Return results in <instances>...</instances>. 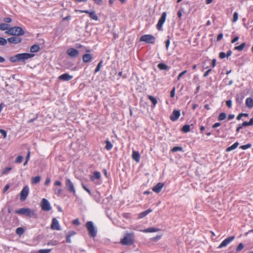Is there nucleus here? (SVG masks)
Returning <instances> with one entry per match:
<instances>
[{"instance_id": "1", "label": "nucleus", "mask_w": 253, "mask_h": 253, "mask_svg": "<svg viewBox=\"0 0 253 253\" xmlns=\"http://www.w3.org/2000/svg\"><path fill=\"white\" fill-rule=\"evenodd\" d=\"M34 54L29 53H18L10 57L9 60L12 63L22 62H24L27 60L33 58Z\"/></svg>"}, {"instance_id": "2", "label": "nucleus", "mask_w": 253, "mask_h": 253, "mask_svg": "<svg viewBox=\"0 0 253 253\" xmlns=\"http://www.w3.org/2000/svg\"><path fill=\"white\" fill-rule=\"evenodd\" d=\"M15 213L21 214L25 215L30 217H36L37 215L34 210H31L29 208H21L15 211Z\"/></svg>"}, {"instance_id": "3", "label": "nucleus", "mask_w": 253, "mask_h": 253, "mask_svg": "<svg viewBox=\"0 0 253 253\" xmlns=\"http://www.w3.org/2000/svg\"><path fill=\"white\" fill-rule=\"evenodd\" d=\"M134 233H128L125 235L124 237L121 240V243L123 245L130 246L134 243Z\"/></svg>"}, {"instance_id": "4", "label": "nucleus", "mask_w": 253, "mask_h": 253, "mask_svg": "<svg viewBox=\"0 0 253 253\" xmlns=\"http://www.w3.org/2000/svg\"><path fill=\"white\" fill-rule=\"evenodd\" d=\"M85 227L90 237H95L96 236L97 231L96 227H94L92 221H87L85 224Z\"/></svg>"}, {"instance_id": "5", "label": "nucleus", "mask_w": 253, "mask_h": 253, "mask_svg": "<svg viewBox=\"0 0 253 253\" xmlns=\"http://www.w3.org/2000/svg\"><path fill=\"white\" fill-rule=\"evenodd\" d=\"M155 40V37L152 35H144L141 36L139 40L140 42H145L150 44H154Z\"/></svg>"}, {"instance_id": "6", "label": "nucleus", "mask_w": 253, "mask_h": 253, "mask_svg": "<svg viewBox=\"0 0 253 253\" xmlns=\"http://www.w3.org/2000/svg\"><path fill=\"white\" fill-rule=\"evenodd\" d=\"M75 11L76 12H80L81 13H85L88 14L90 18H91L92 19H93L94 20H98V16H97L96 14L95 13V11H94V10L90 11L88 10L75 9Z\"/></svg>"}, {"instance_id": "7", "label": "nucleus", "mask_w": 253, "mask_h": 253, "mask_svg": "<svg viewBox=\"0 0 253 253\" xmlns=\"http://www.w3.org/2000/svg\"><path fill=\"white\" fill-rule=\"evenodd\" d=\"M41 207L42 210L44 211H49L51 209L49 202L45 198L42 199L41 203Z\"/></svg>"}, {"instance_id": "8", "label": "nucleus", "mask_w": 253, "mask_h": 253, "mask_svg": "<svg viewBox=\"0 0 253 253\" xmlns=\"http://www.w3.org/2000/svg\"><path fill=\"white\" fill-rule=\"evenodd\" d=\"M167 13L164 12L162 13L160 18L159 19L158 22L157 24V28L159 31L162 30V26L163 24L165 23L166 19Z\"/></svg>"}, {"instance_id": "9", "label": "nucleus", "mask_w": 253, "mask_h": 253, "mask_svg": "<svg viewBox=\"0 0 253 253\" xmlns=\"http://www.w3.org/2000/svg\"><path fill=\"white\" fill-rule=\"evenodd\" d=\"M66 186L67 190L71 193H73L74 196L76 195V190L74 186L73 183L70 180V179L67 178L66 179Z\"/></svg>"}, {"instance_id": "10", "label": "nucleus", "mask_w": 253, "mask_h": 253, "mask_svg": "<svg viewBox=\"0 0 253 253\" xmlns=\"http://www.w3.org/2000/svg\"><path fill=\"white\" fill-rule=\"evenodd\" d=\"M235 239L234 236H231L228 237V238L224 239L221 244L217 247V249H221L223 247H226L228 244H229L232 241H233Z\"/></svg>"}, {"instance_id": "11", "label": "nucleus", "mask_w": 253, "mask_h": 253, "mask_svg": "<svg viewBox=\"0 0 253 253\" xmlns=\"http://www.w3.org/2000/svg\"><path fill=\"white\" fill-rule=\"evenodd\" d=\"M66 53L70 57L72 58H76L79 55V51L74 48H69L67 50Z\"/></svg>"}, {"instance_id": "12", "label": "nucleus", "mask_w": 253, "mask_h": 253, "mask_svg": "<svg viewBox=\"0 0 253 253\" xmlns=\"http://www.w3.org/2000/svg\"><path fill=\"white\" fill-rule=\"evenodd\" d=\"M29 189L28 186H25L20 192V200L22 201L26 200L29 193Z\"/></svg>"}, {"instance_id": "13", "label": "nucleus", "mask_w": 253, "mask_h": 253, "mask_svg": "<svg viewBox=\"0 0 253 253\" xmlns=\"http://www.w3.org/2000/svg\"><path fill=\"white\" fill-rule=\"evenodd\" d=\"M50 227L52 230H61V229L58 220L55 217L52 218Z\"/></svg>"}, {"instance_id": "14", "label": "nucleus", "mask_w": 253, "mask_h": 253, "mask_svg": "<svg viewBox=\"0 0 253 253\" xmlns=\"http://www.w3.org/2000/svg\"><path fill=\"white\" fill-rule=\"evenodd\" d=\"M180 115V112L179 110H174L170 116V119L172 121H176L178 120Z\"/></svg>"}, {"instance_id": "15", "label": "nucleus", "mask_w": 253, "mask_h": 253, "mask_svg": "<svg viewBox=\"0 0 253 253\" xmlns=\"http://www.w3.org/2000/svg\"><path fill=\"white\" fill-rule=\"evenodd\" d=\"M73 76L70 75L68 73H64L58 77V79L63 81H69L73 79Z\"/></svg>"}, {"instance_id": "16", "label": "nucleus", "mask_w": 253, "mask_h": 253, "mask_svg": "<svg viewBox=\"0 0 253 253\" xmlns=\"http://www.w3.org/2000/svg\"><path fill=\"white\" fill-rule=\"evenodd\" d=\"M22 39L18 37H12L7 39V42L10 43L17 44L21 42Z\"/></svg>"}, {"instance_id": "17", "label": "nucleus", "mask_w": 253, "mask_h": 253, "mask_svg": "<svg viewBox=\"0 0 253 253\" xmlns=\"http://www.w3.org/2000/svg\"><path fill=\"white\" fill-rule=\"evenodd\" d=\"M164 186V183L159 182L152 188V190L156 193H158L161 191Z\"/></svg>"}, {"instance_id": "18", "label": "nucleus", "mask_w": 253, "mask_h": 253, "mask_svg": "<svg viewBox=\"0 0 253 253\" xmlns=\"http://www.w3.org/2000/svg\"><path fill=\"white\" fill-rule=\"evenodd\" d=\"M14 31L15 32L14 36H19L24 35L25 32L23 29L20 27H14Z\"/></svg>"}, {"instance_id": "19", "label": "nucleus", "mask_w": 253, "mask_h": 253, "mask_svg": "<svg viewBox=\"0 0 253 253\" xmlns=\"http://www.w3.org/2000/svg\"><path fill=\"white\" fill-rule=\"evenodd\" d=\"M92 59V55L90 54L86 53L83 56V61L85 63L90 62Z\"/></svg>"}, {"instance_id": "20", "label": "nucleus", "mask_w": 253, "mask_h": 253, "mask_svg": "<svg viewBox=\"0 0 253 253\" xmlns=\"http://www.w3.org/2000/svg\"><path fill=\"white\" fill-rule=\"evenodd\" d=\"M95 201L97 203H101V196L100 192L96 191L95 192L92 193V195Z\"/></svg>"}, {"instance_id": "21", "label": "nucleus", "mask_w": 253, "mask_h": 253, "mask_svg": "<svg viewBox=\"0 0 253 253\" xmlns=\"http://www.w3.org/2000/svg\"><path fill=\"white\" fill-rule=\"evenodd\" d=\"M132 159L136 162H139L140 160V154L138 151H133L132 154Z\"/></svg>"}, {"instance_id": "22", "label": "nucleus", "mask_w": 253, "mask_h": 253, "mask_svg": "<svg viewBox=\"0 0 253 253\" xmlns=\"http://www.w3.org/2000/svg\"><path fill=\"white\" fill-rule=\"evenodd\" d=\"M101 178V173L99 171H94L93 175L90 176V179L93 181L95 179H99Z\"/></svg>"}, {"instance_id": "23", "label": "nucleus", "mask_w": 253, "mask_h": 253, "mask_svg": "<svg viewBox=\"0 0 253 253\" xmlns=\"http://www.w3.org/2000/svg\"><path fill=\"white\" fill-rule=\"evenodd\" d=\"M160 231V229L155 227H150L144 229L142 231L144 233L155 232Z\"/></svg>"}, {"instance_id": "24", "label": "nucleus", "mask_w": 253, "mask_h": 253, "mask_svg": "<svg viewBox=\"0 0 253 253\" xmlns=\"http://www.w3.org/2000/svg\"><path fill=\"white\" fill-rule=\"evenodd\" d=\"M246 105L248 107L252 108L253 107V99L251 97L247 98L246 100Z\"/></svg>"}, {"instance_id": "25", "label": "nucleus", "mask_w": 253, "mask_h": 253, "mask_svg": "<svg viewBox=\"0 0 253 253\" xmlns=\"http://www.w3.org/2000/svg\"><path fill=\"white\" fill-rule=\"evenodd\" d=\"M158 68L161 70H168L169 69V67L165 63H160L158 65Z\"/></svg>"}, {"instance_id": "26", "label": "nucleus", "mask_w": 253, "mask_h": 253, "mask_svg": "<svg viewBox=\"0 0 253 253\" xmlns=\"http://www.w3.org/2000/svg\"><path fill=\"white\" fill-rule=\"evenodd\" d=\"M238 145H239V143L238 142H236L234 143L231 146L227 147L226 149V151L230 152L232 150H233L235 149L236 148H237V147L238 146Z\"/></svg>"}, {"instance_id": "27", "label": "nucleus", "mask_w": 253, "mask_h": 253, "mask_svg": "<svg viewBox=\"0 0 253 253\" xmlns=\"http://www.w3.org/2000/svg\"><path fill=\"white\" fill-rule=\"evenodd\" d=\"M40 49V46L38 44H34L30 48V51L31 52H37Z\"/></svg>"}, {"instance_id": "28", "label": "nucleus", "mask_w": 253, "mask_h": 253, "mask_svg": "<svg viewBox=\"0 0 253 253\" xmlns=\"http://www.w3.org/2000/svg\"><path fill=\"white\" fill-rule=\"evenodd\" d=\"M151 211L152 210L151 209H148L146 211L141 212L139 215V217L143 218L146 216L148 213H150Z\"/></svg>"}, {"instance_id": "29", "label": "nucleus", "mask_w": 253, "mask_h": 253, "mask_svg": "<svg viewBox=\"0 0 253 253\" xmlns=\"http://www.w3.org/2000/svg\"><path fill=\"white\" fill-rule=\"evenodd\" d=\"M148 98L152 102V103L153 104L152 107H154L157 103V99L153 96L150 95H148Z\"/></svg>"}, {"instance_id": "30", "label": "nucleus", "mask_w": 253, "mask_h": 253, "mask_svg": "<svg viewBox=\"0 0 253 253\" xmlns=\"http://www.w3.org/2000/svg\"><path fill=\"white\" fill-rule=\"evenodd\" d=\"M105 148L107 150H110L113 148V145L111 143V142L107 139L106 140H105Z\"/></svg>"}, {"instance_id": "31", "label": "nucleus", "mask_w": 253, "mask_h": 253, "mask_svg": "<svg viewBox=\"0 0 253 253\" xmlns=\"http://www.w3.org/2000/svg\"><path fill=\"white\" fill-rule=\"evenodd\" d=\"M181 131L184 133L188 132L190 131V126L189 125H185L182 127Z\"/></svg>"}, {"instance_id": "32", "label": "nucleus", "mask_w": 253, "mask_h": 253, "mask_svg": "<svg viewBox=\"0 0 253 253\" xmlns=\"http://www.w3.org/2000/svg\"><path fill=\"white\" fill-rule=\"evenodd\" d=\"M41 177L40 176H37L32 178V183L33 184H37L40 182Z\"/></svg>"}, {"instance_id": "33", "label": "nucleus", "mask_w": 253, "mask_h": 253, "mask_svg": "<svg viewBox=\"0 0 253 253\" xmlns=\"http://www.w3.org/2000/svg\"><path fill=\"white\" fill-rule=\"evenodd\" d=\"M245 46L246 43L244 42L239 46H235L234 49L238 51H242L244 48Z\"/></svg>"}, {"instance_id": "34", "label": "nucleus", "mask_w": 253, "mask_h": 253, "mask_svg": "<svg viewBox=\"0 0 253 253\" xmlns=\"http://www.w3.org/2000/svg\"><path fill=\"white\" fill-rule=\"evenodd\" d=\"M24 232V229L22 227H18L16 229V233L19 236H21Z\"/></svg>"}, {"instance_id": "35", "label": "nucleus", "mask_w": 253, "mask_h": 253, "mask_svg": "<svg viewBox=\"0 0 253 253\" xmlns=\"http://www.w3.org/2000/svg\"><path fill=\"white\" fill-rule=\"evenodd\" d=\"M9 25L5 23L0 24V30L2 31L7 30L8 29Z\"/></svg>"}, {"instance_id": "36", "label": "nucleus", "mask_w": 253, "mask_h": 253, "mask_svg": "<svg viewBox=\"0 0 253 253\" xmlns=\"http://www.w3.org/2000/svg\"><path fill=\"white\" fill-rule=\"evenodd\" d=\"M226 118V114L225 113H221L218 117V120L219 121H223Z\"/></svg>"}, {"instance_id": "37", "label": "nucleus", "mask_w": 253, "mask_h": 253, "mask_svg": "<svg viewBox=\"0 0 253 253\" xmlns=\"http://www.w3.org/2000/svg\"><path fill=\"white\" fill-rule=\"evenodd\" d=\"M171 151L172 152H177V151H183V148L182 147H180V146H175V147H174L171 150Z\"/></svg>"}, {"instance_id": "38", "label": "nucleus", "mask_w": 253, "mask_h": 253, "mask_svg": "<svg viewBox=\"0 0 253 253\" xmlns=\"http://www.w3.org/2000/svg\"><path fill=\"white\" fill-rule=\"evenodd\" d=\"M14 27H12L10 29L8 28V30L5 32V33L10 35L14 36L15 32L14 31Z\"/></svg>"}, {"instance_id": "39", "label": "nucleus", "mask_w": 253, "mask_h": 253, "mask_svg": "<svg viewBox=\"0 0 253 253\" xmlns=\"http://www.w3.org/2000/svg\"><path fill=\"white\" fill-rule=\"evenodd\" d=\"M7 42V39L6 40L3 38H0V45L4 46Z\"/></svg>"}, {"instance_id": "40", "label": "nucleus", "mask_w": 253, "mask_h": 253, "mask_svg": "<svg viewBox=\"0 0 253 253\" xmlns=\"http://www.w3.org/2000/svg\"><path fill=\"white\" fill-rule=\"evenodd\" d=\"M102 61H100L98 64H97L95 70H94V73H97L98 72H99L100 70V68L101 67V65H102Z\"/></svg>"}, {"instance_id": "41", "label": "nucleus", "mask_w": 253, "mask_h": 253, "mask_svg": "<svg viewBox=\"0 0 253 253\" xmlns=\"http://www.w3.org/2000/svg\"><path fill=\"white\" fill-rule=\"evenodd\" d=\"M251 146H252V144L250 143H248L247 144L241 146L240 147V148L242 150H246V149L251 147Z\"/></svg>"}, {"instance_id": "42", "label": "nucleus", "mask_w": 253, "mask_h": 253, "mask_svg": "<svg viewBox=\"0 0 253 253\" xmlns=\"http://www.w3.org/2000/svg\"><path fill=\"white\" fill-rule=\"evenodd\" d=\"M238 19V13L237 12H235L233 14L232 22H236Z\"/></svg>"}, {"instance_id": "43", "label": "nucleus", "mask_w": 253, "mask_h": 253, "mask_svg": "<svg viewBox=\"0 0 253 253\" xmlns=\"http://www.w3.org/2000/svg\"><path fill=\"white\" fill-rule=\"evenodd\" d=\"M249 114L247 113H240L237 117V120H240L243 117H248Z\"/></svg>"}, {"instance_id": "44", "label": "nucleus", "mask_w": 253, "mask_h": 253, "mask_svg": "<svg viewBox=\"0 0 253 253\" xmlns=\"http://www.w3.org/2000/svg\"><path fill=\"white\" fill-rule=\"evenodd\" d=\"M244 244L242 243H240L238 247L236 248V252H240L244 248Z\"/></svg>"}, {"instance_id": "45", "label": "nucleus", "mask_w": 253, "mask_h": 253, "mask_svg": "<svg viewBox=\"0 0 253 253\" xmlns=\"http://www.w3.org/2000/svg\"><path fill=\"white\" fill-rule=\"evenodd\" d=\"M23 160V156H18L16 158V160L15 161V162L16 163L19 164V163H21L22 162Z\"/></svg>"}, {"instance_id": "46", "label": "nucleus", "mask_w": 253, "mask_h": 253, "mask_svg": "<svg viewBox=\"0 0 253 253\" xmlns=\"http://www.w3.org/2000/svg\"><path fill=\"white\" fill-rule=\"evenodd\" d=\"M82 186L83 189L85 190L90 195H92V193L90 190L84 183H82Z\"/></svg>"}, {"instance_id": "47", "label": "nucleus", "mask_w": 253, "mask_h": 253, "mask_svg": "<svg viewBox=\"0 0 253 253\" xmlns=\"http://www.w3.org/2000/svg\"><path fill=\"white\" fill-rule=\"evenodd\" d=\"M51 251V249H41L38 251V253H49Z\"/></svg>"}, {"instance_id": "48", "label": "nucleus", "mask_w": 253, "mask_h": 253, "mask_svg": "<svg viewBox=\"0 0 253 253\" xmlns=\"http://www.w3.org/2000/svg\"><path fill=\"white\" fill-rule=\"evenodd\" d=\"M54 191L55 194L60 195L62 192V190L61 189L54 188Z\"/></svg>"}, {"instance_id": "49", "label": "nucleus", "mask_w": 253, "mask_h": 253, "mask_svg": "<svg viewBox=\"0 0 253 253\" xmlns=\"http://www.w3.org/2000/svg\"><path fill=\"white\" fill-rule=\"evenodd\" d=\"M11 169V168L10 167H6L2 171V174H7V172Z\"/></svg>"}, {"instance_id": "50", "label": "nucleus", "mask_w": 253, "mask_h": 253, "mask_svg": "<svg viewBox=\"0 0 253 253\" xmlns=\"http://www.w3.org/2000/svg\"><path fill=\"white\" fill-rule=\"evenodd\" d=\"M0 133L3 136L4 138H6V135H7V133H6V131L5 130L2 129H0Z\"/></svg>"}, {"instance_id": "51", "label": "nucleus", "mask_w": 253, "mask_h": 253, "mask_svg": "<svg viewBox=\"0 0 253 253\" xmlns=\"http://www.w3.org/2000/svg\"><path fill=\"white\" fill-rule=\"evenodd\" d=\"M175 87H173L172 88V90L170 91V96L172 98L174 97L175 96Z\"/></svg>"}, {"instance_id": "52", "label": "nucleus", "mask_w": 253, "mask_h": 253, "mask_svg": "<svg viewBox=\"0 0 253 253\" xmlns=\"http://www.w3.org/2000/svg\"><path fill=\"white\" fill-rule=\"evenodd\" d=\"M187 73V71L186 70H184V71L182 72L181 73H180L178 77H177V80H179L182 77L183 75H184L185 74H186Z\"/></svg>"}, {"instance_id": "53", "label": "nucleus", "mask_w": 253, "mask_h": 253, "mask_svg": "<svg viewBox=\"0 0 253 253\" xmlns=\"http://www.w3.org/2000/svg\"><path fill=\"white\" fill-rule=\"evenodd\" d=\"M219 57L221 59H223L225 57H226V54L225 53L223 52H220L219 54Z\"/></svg>"}, {"instance_id": "54", "label": "nucleus", "mask_w": 253, "mask_h": 253, "mask_svg": "<svg viewBox=\"0 0 253 253\" xmlns=\"http://www.w3.org/2000/svg\"><path fill=\"white\" fill-rule=\"evenodd\" d=\"M3 21L5 23H9L12 21V19L10 17H5L3 19Z\"/></svg>"}, {"instance_id": "55", "label": "nucleus", "mask_w": 253, "mask_h": 253, "mask_svg": "<svg viewBox=\"0 0 253 253\" xmlns=\"http://www.w3.org/2000/svg\"><path fill=\"white\" fill-rule=\"evenodd\" d=\"M38 118V114H37L36 115V117L33 119H30L28 121V123H32L34 122L35 120H36V119H37V118Z\"/></svg>"}, {"instance_id": "56", "label": "nucleus", "mask_w": 253, "mask_h": 253, "mask_svg": "<svg viewBox=\"0 0 253 253\" xmlns=\"http://www.w3.org/2000/svg\"><path fill=\"white\" fill-rule=\"evenodd\" d=\"M73 224H74V225H78L80 224V221H79V219L78 218H76L75 219H74L73 221Z\"/></svg>"}, {"instance_id": "57", "label": "nucleus", "mask_w": 253, "mask_h": 253, "mask_svg": "<svg viewBox=\"0 0 253 253\" xmlns=\"http://www.w3.org/2000/svg\"><path fill=\"white\" fill-rule=\"evenodd\" d=\"M161 235H158V236H156L152 238V240L154 241H157L161 239Z\"/></svg>"}, {"instance_id": "58", "label": "nucleus", "mask_w": 253, "mask_h": 253, "mask_svg": "<svg viewBox=\"0 0 253 253\" xmlns=\"http://www.w3.org/2000/svg\"><path fill=\"white\" fill-rule=\"evenodd\" d=\"M226 104L229 108L232 106V101L231 100H228L226 101Z\"/></svg>"}, {"instance_id": "59", "label": "nucleus", "mask_w": 253, "mask_h": 253, "mask_svg": "<svg viewBox=\"0 0 253 253\" xmlns=\"http://www.w3.org/2000/svg\"><path fill=\"white\" fill-rule=\"evenodd\" d=\"M95 3L99 5H101L103 3L102 0H93Z\"/></svg>"}, {"instance_id": "60", "label": "nucleus", "mask_w": 253, "mask_h": 253, "mask_svg": "<svg viewBox=\"0 0 253 253\" xmlns=\"http://www.w3.org/2000/svg\"><path fill=\"white\" fill-rule=\"evenodd\" d=\"M242 126H243V127H245V126H251L250 124V122H244L242 124Z\"/></svg>"}, {"instance_id": "61", "label": "nucleus", "mask_w": 253, "mask_h": 253, "mask_svg": "<svg viewBox=\"0 0 253 253\" xmlns=\"http://www.w3.org/2000/svg\"><path fill=\"white\" fill-rule=\"evenodd\" d=\"M169 44H170V40H169V38L166 41V49H168L169 48Z\"/></svg>"}, {"instance_id": "62", "label": "nucleus", "mask_w": 253, "mask_h": 253, "mask_svg": "<svg viewBox=\"0 0 253 253\" xmlns=\"http://www.w3.org/2000/svg\"><path fill=\"white\" fill-rule=\"evenodd\" d=\"M222 38H223V34L222 33H220L218 35L216 41H219L222 39Z\"/></svg>"}, {"instance_id": "63", "label": "nucleus", "mask_w": 253, "mask_h": 253, "mask_svg": "<svg viewBox=\"0 0 253 253\" xmlns=\"http://www.w3.org/2000/svg\"><path fill=\"white\" fill-rule=\"evenodd\" d=\"M220 125H221V124L220 123H216L212 125V127L213 128H215L219 126Z\"/></svg>"}, {"instance_id": "64", "label": "nucleus", "mask_w": 253, "mask_h": 253, "mask_svg": "<svg viewBox=\"0 0 253 253\" xmlns=\"http://www.w3.org/2000/svg\"><path fill=\"white\" fill-rule=\"evenodd\" d=\"M211 69H209L208 70H207L204 74V75H203V77H206L208 76V75L209 74V73L211 72Z\"/></svg>"}]
</instances>
